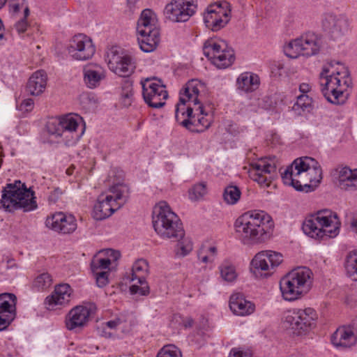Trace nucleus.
Instances as JSON below:
<instances>
[{
    "mask_svg": "<svg viewBox=\"0 0 357 357\" xmlns=\"http://www.w3.org/2000/svg\"><path fill=\"white\" fill-rule=\"evenodd\" d=\"M356 336L349 327H340L333 334L331 342L336 347H349L356 342Z\"/></svg>",
    "mask_w": 357,
    "mask_h": 357,
    "instance_id": "nucleus-30",
    "label": "nucleus"
},
{
    "mask_svg": "<svg viewBox=\"0 0 357 357\" xmlns=\"http://www.w3.org/2000/svg\"><path fill=\"white\" fill-rule=\"evenodd\" d=\"M152 222L155 232L162 238L178 241L175 248L177 256L185 257L192 250V243L185 236L183 224L166 202H160L153 209Z\"/></svg>",
    "mask_w": 357,
    "mask_h": 357,
    "instance_id": "nucleus-2",
    "label": "nucleus"
},
{
    "mask_svg": "<svg viewBox=\"0 0 357 357\" xmlns=\"http://www.w3.org/2000/svg\"><path fill=\"white\" fill-rule=\"evenodd\" d=\"M220 275L227 282H233L237 277L235 267L229 262L225 261L220 266Z\"/></svg>",
    "mask_w": 357,
    "mask_h": 357,
    "instance_id": "nucleus-40",
    "label": "nucleus"
},
{
    "mask_svg": "<svg viewBox=\"0 0 357 357\" xmlns=\"http://www.w3.org/2000/svg\"><path fill=\"white\" fill-rule=\"evenodd\" d=\"M106 61L109 70L120 77L130 76L136 68L134 57L121 51L117 47H112L108 50Z\"/></svg>",
    "mask_w": 357,
    "mask_h": 357,
    "instance_id": "nucleus-15",
    "label": "nucleus"
},
{
    "mask_svg": "<svg viewBox=\"0 0 357 357\" xmlns=\"http://www.w3.org/2000/svg\"><path fill=\"white\" fill-rule=\"evenodd\" d=\"M297 39L301 47V55L310 56L319 52L320 47L319 39L314 33H306Z\"/></svg>",
    "mask_w": 357,
    "mask_h": 357,
    "instance_id": "nucleus-31",
    "label": "nucleus"
},
{
    "mask_svg": "<svg viewBox=\"0 0 357 357\" xmlns=\"http://www.w3.org/2000/svg\"><path fill=\"white\" fill-rule=\"evenodd\" d=\"M52 284V278L49 273H44L40 274L34 280L33 285L38 290H44L50 287Z\"/></svg>",
    "mask_w": 357,
    "mask_h": 357,
    "instance_id": "nucleus-44",
    "label": "nucleus"
},
{
    "mask_svg": "<svg viewBox=\"0 0 357 357\" xmlns=\"http://www.w3.org/2000/svg\"><path fill=\"white\" fill-rule=\"evenodd\" d=\"M7 0H0V8H1L6 3Z\"/></svg>",
    "mask_w": 357,
    "mask_h": 357,
    "instance_id": "nucleus-56",
    "label": "nucleus"
},
{
    "mask_svg": "<svg viewBox=\"0 0 357 357\" xmlns=\"http://www.w3.org/2000/svg\"><path fill=\"white\" fill-rule=\"evenodd\" d=\"M142 85V95L144 101L149 106L153 108H160L165 105V100L168 97L165 86L160 79L155 77L147 78L141 82Z\"/></svg>",
    "mask_w": 357,
    "mask_h": 357,
    "instance_id": "nucleus-17",
    "label": "nucleus"
},
{
    "mask_svg": "<svg viewBox=\"0 0 357 357\" xmlns=\"http://www.w3.org/2000/svg\"><path fill=\"white\" fill-rule=\"evenodd\" d=\"M89 315L90 311L86 307L82 305L75 307L69 312L66 318V328L70 331L82 328L88 321Z\"/></svg>",
    "mask_w": 357,
    "mask_h": 357,
    "instance_id": "nucleus-26",
    "label": "nucleus"
},
{
    "mask_svg": "<svg viewBox=\"0 0 357 357\" xmlns=\"http://www.w3.org/2000/svg\"><path fill=\"white\" fill-rule=\"evenodd\" d=\"M103 324L105 325V326H106L107 328H109L110 329H118L119 328V327L116 324V322L114 321V319L107 321Z\"/></svg>",
    "mask_w": 357,
    "mask_h": 357,
    "instance_id": "nucleus-54",
    "label": "nucleus"
},
{
    "mask_svg": "<svg viewBox=\"0 0 357 357\" xmlns=\"http://www.w3.org/2000/svg\"><path fill=\"white\" fill-rule=\"evenodd\" d=\"M259 84L260 79L259 76L251 72L241 73L236 80L237 89L245 93L257 90Z\"/></svg>",
    "mask_w": 357,
    "mask_h": 357,
    "instance_id": "nucleus-32",
    "label": "nucleus"
},
{
    "mask_svg": "<svg viewBox=\"0 0 357 357\" xmlns=\"http://www.w3.org/2000/svg\"><path fill=\"white\" fill-rule=\"evenodd\" d=\"M111 264L109 259L107 258L101 257L100 256L95 257L91 262V270L93 273L97 271H105V270L109 268Z\"/></svg>",
    "mask_w": 357,
    "mask_h": 357,
    "instance_id": "nucleus-43",
    "label": "nucleus"
},
{
    "mask_svg": "<svg viewBox=\"0 0 357 357\" xmlns=\"http://www.w3.org/2000/svg\"><path fill=\"white\" fill-rule=\"evenodd\" d=\"M216 252L217 249L214 246H203L198 252V258L203 263H211L215 258Z\"/></svg>",
    "mask_w": 357,
    "mask_h": 357,
    "instance_id": "nucleus-41",
    "label": "nucleus"
},
{
    "mask_svg": "<svg viewBox=\"0 0 357 357\" xmlns=\"http://www.w3.org/2000/svg\"><path fill=\"white\" fill-rule=\"evenodd\" d=\"M229 357H252V354L250 351L234 348L230 351Z\"/></svg>",
    "mask_w": 357,
    "mask_h": 357,
    "instance_id": "nucleus-48",
    "label": "nucleus"
},
{
    "mask_svg": "<svg viewBox=\"0 0 357 357\" xmlns=\"http://www.w3.org/2000/svg\"><path fill=\"white\" fill-rule=\"evenodd\" d=\"M340 222L335 213L324 209L307 218L303 225L305 234L312 238L326 240L335 237L340 231Z\"/></svg>",
    "mask_w": 357,
    "mask_h": 357,
    "instance_id": "nucleus-7",
    "label": "nucleus"
},
{
    "mask_svg": "<svg viewBox=\"0 0 357 357\" xmlns=\"http://www.w3.org/2000/svg\"><path fill=\"white\" fill-rule=\"evenodd\" d=\"M47 75L44 70L35 72L29 78L26 89L32 96H39L45 89Z\"/></svg>",
    "mask_w": 357,
    "mask_h": 357,
    "instance_id": "nucleus-33",
    "label": "nucleus"
},
{
    "mask_svg": "<svg viewBox=\"0 0 357 357\" xmlns=\"http://www.w3.org/2000/svg\"><path fill=\"white\" fill-rule=\"evenodd\" d=\"M207 193L206 185L204 182L195 184L188 190L189 199L192 202L201 200Z\"/></svg>",
    "mask_w": 357,
    "mask_h": 357,
    "instance_id": "nucleus-38",
    "label": "nucleus"
},
{
    "mask_svg": "<svg viewBox=\"0 0 357 357\" xmlns=\"http://www.w3.org/2000/svg\"><path fill=\"white\" fill-rule=\"evenodd\" d=\"M317 319L316 311L311 307L292 309L284 312L282 323L284 327L291 331L296 335L305 334L315 326Z\"/></svg>",
    "mask_w": 357,
    "mask_h": 357,
    "instance_id": "nucleus-12",
    "label": "nucleus"
},
{
    "mask_svg": "<svg viewBox=\"0 0 357 357\" xmlns=\"http://www.w3.org/2000/svg\"><path fill=\"white\" fill-rule=\"evenodd\" d=\"M299 90L303 94H306L310 90V86L307 83H302L299 86Z\"/></svg>",
    "mask_w": 357,
    "mask_h": 357,
    "instance_id": "nucleus-51",
    "label": "nucleus"
},
{
    "mask_svg": "<svg viewBox=\"0 0 357 357\" xmlns=\"http://www.w3.org/2000/svg\"><path fill=\"white\" fill-rule=\"evenodd\" d=\"M241 192L236 185H229L225 188L223 199L225 202L230 205L236 204L240 199Z\"/></svg>",
    "mask_w": 357,
    "mask_h": 357,
    "instance_id": "nucleus-36",
    "label": "nucleus"
},
{
    "mask_svg": "<svg viewBox=\"0 0 357 357\" xmlns=\"http://www.w3.org/2000/svg\"><path fill=\"white\" fill-rule=\"evenodd\" d=\"M46 226L62 234L73 233L77 229L75 218L70 214L59 212L47 218Z\"/></svg>",
    "mask_w": 357,
    "mask_h": 357,
    "instance_id": "nucleus-23",
    "label": "nucleus"
},
{
    "mask_svg": "<svg viewBox=\"0 0 357 357\" xmlns=\"http://www.w3.org/2000/svg\"><path fill=\"white\" fill-rule=\"evenodd\" d=\"M342 71L324 68L320 74L319 84L321 91L326 100L335 105L343 104L346 100L344 93L345 87L350 84L348 71L343 66Z\"/></svg>",
    "mask_w": 357,
    "mask_h": 357,
    "instance_id": "nucleus-8",
    "label": "nucleus"
},
{
    "mask_svg": "<svg viewBox=\"0 0 357 357\" xmlns=\"http://www.w3.org/2000/svg\"><path fill=\"white\" fill-rule=\"evenodd\" d=\"M283 50L285 55L289 58L295 59L301 55V47L297 38L285 45Z\"/></svg>",
    "mask_w": 357,
    "mask_h": 357,
    "instance_id": "nucleus-42",
    "label": "nucleus"
},
{
    "mask_svg": "<svg viewBox=\"0 0 357 357\" xmlns=\"http://www.w3.org/2000/svg\"><path fill=\"white\" fill-rule=\"evenodd\" d=\"M71 293V287L68 284H61L56 286L54 292L45 299L47 309L54 310L66 306L70 301Z\"/></svg>",
    "mask_w": 357,
    "mask_h": 357,
    "instance_id": "nucleus-25",
    "label": "nucleus"
},
{
    "mask_svg": "<svg viewBox=\"0 0 357 357\" xmlns=\"http://www.w3.org/2000/svg\"><path fill=\"white\" fill-rule=\"evenodd\" d=\"M313 273L305 267L293 269L280 281V289L283 298L293 301L307 294L312 284Z\"/></svg>",
    "mask_w": 357,
    "mask_h": 357,
    "instance_id": "nucleus-9",
    "label": "nucleus"
},
{
    "mask_svg": "<svg viewBox=\"0 0 357 357\" xmlns=\"http://www.w3.org/2000/svg\"><path fill=\"white\" fill-rule=\"evenodd\" d=\"M281 176L285 185L293 187L297 191L307 192L313 190L308 182L320 183L322 170L314 158L303 157L296 159L281 172Z\"/></svg>",
    "mask_w": 357,
    "mask_h": 357,
    "instance_id": "nucleus-4",
    "label": "nucleus"
},
{
    "mask_svg": "<svg viewBox=\"0 0 357 357\" xmlns=\"http://www.w3.org/2000/svg\"><path fill=\"white\" fill-rule=\"evenodd\" d=\"M81 121L79 115L68 114L50 121L47 129L49 134L60 137L66 145H72L79 138L77 129Z\"/></svg>",
    "mask_w": 357,
    "mask_h": 357,
    "instance_id": "nucleus-11",
    "label": "nucleus"
},
{
    "mask_svg": "<svg viewBox=\"0 0 357 357\" xmlns=\"http://www.w3.org/2000/svg\"><path fill=\"white\" fill-rule=\"evenodd\" d=\"M33 100L31 98H27L22 101V102L20 105V109L21 110H24L26 112L31 111L33 108Z\"/></svg>",
    "mask_w": 357,
    "mask_h": 357,
    "instance_id": "nucleus-49",
    "label": "nucleus"
},
{
    "mask_svg": "<svg viewBox=\"0 0 357 357\" xmlns=\"http://www.w3.org/2000/svg\"><path fill=\"white\" fill-rule=\"evenodd\" d=\"M138 43L142 51L151 52L160 42V31L156 26L155 13L150 9L142 12L137 22Z\"/></svg>",
    "mask_w": 357,
    "mask_h": 357,
    "instance_id": "nucleus-10",
    "label": "nucleus"
},
{
    "mask_svg": "<svg viewBox=\"0 0 357 357\" xmlns=\"http://www.w3.org/2000/svg\"><path fill=\"white\" fill-rule=\"evenodd\" d=\"M121 102L124 107L131 105L133 100L132 84L130 81H126L121 87Z\"/></svg>",
    "mask_w": 357,
    "mask_h": 357,
    "instance_id": "nucleus-39",
    "label": "nucleus"
},
{
    "mask_svg": "<svg viewBox=\"0 0 357 357\" xmlns=\"http://www.w3.org/2000/svg\"><path fill=\"white\" fill-rule=\"evenodd\" d=\"M16 296L13 294H0V331L7 328L13 319L15 312Z\"/></svg>",
    "mask_w": 357,
    "mask_h": 357,
    "instance_id": "nucleus-24",
    "label": "nucleus"
},
{
    "mask_svg": "<svg viewBox=\"0 0 357 357\" xmlns=\"http://www.w3.org/2000/svg\"><path fill=\"white\" fill-rule=\"evenodd\" d=\"M12 1L11 6L14 12H18L20 9H24V16L15 24V29L17 32L21 35L24 33L29 27L26 21L27 17L29 15V8L25 3V0H10Z\"/></svg>",
    "mask_w": 357,
    "mask_h": 357,
    "instance_id": "nucleus-34",
    "label": "nucleus"
},
{
    "mask_svg": "<svg viewBox=\"0 0 357 357\" xmlns=\"http://www.w3.org/2000/svg\"><path fill=\"white\" fill-rule=\"evenodd\" d=\"M275 157L261 158L252 162L248 172L250 178L257 182L261 187H268L273 174L276 173Z\"/></svg>",
    "mask_w": 357,
    "mask_h": 357,
    "instance_id": "nucleus-18",
    "label": "nucleus"
},
{
    "mask_svg": "<svg viewBox=\"0 0 357 357\" xmlns=\"http://www.w3.org/2000/svg\"><path fill=\"white\" fill-rule=\"evenodd\" d=\"M82 98H86V99H88V98H89V96H82Z\"/></svg>",
    "mask_w": 357,
    "mask_h": 357,
    "instance_id": "nucleus-57",
    "label": "nucleus"
},
{
    "mask_svg": "<svg viewBox=\"0 0 357 357\" xmlns=\"http://www.w3.org/2000/svg\"><path fill=\"white\" fill-rule=\"evenodd\" d=\"M202 84L197 79L187 82L180 91L179 102L175 110L176 121L188 130L202 132L208 128L211 121L206 118L204 107L200 104L199 95Z\"/></svg>",
    "mask_w": 357,
    "mask_h": 357,
    "instance_id": "nucleus-1",
    "label": "nucleus"
},
{
    "mask_svg": "<svg viewBox=\"0 0 357 357\" xmlns=\"http://www.w3.org/2000/svg\"><path fill=\"white\" fill-rule=\"evenodd\" d=\"M149 273L148 262L144 259L137 260L132 265L131 273H127L125 277L126 281L134 282L137 283L130 287V291L132 294H139L140 295H147L149 292V287L146 282V277Z\"/></svg>",
    "mask_w": 357,
    "mask_h": 357,
    "instance_id": "nucleus-19",
    "label": "nucleus"
},
{
    "mask_svg": "<svg viewBox=\"0 0 357 357\" xmlns=\"http://www.w3.org/2000/svg\"><path fill=\"white\" fill-rule=\"evenodd\" d=\"M116 324L119 328L122 324L126 322V317L124 316H120L114 319Z\"/></svg>",
    "mask_w": 357,
    "mask_h": 357,
    "instance_id": "nucleus-53",
    "label": "nucleus"
},
{
    "mask_svg": "<svg viewBox=\"0 0 357 357\" xmlns=\"http://www.w3.org/2000/svg\"><path fill=\"white\" fill-rule=\"evenodd\" d=\"M96 52L92 40L87 36L79 33L74 36L68 47V52L71 57L78 61L91 59Z\"/></svg>",
    "mask_w": 357,
    "mask_h": 357,
    "instance_id": "nucleus-22",
    "label": "nucleus"
},
{
    "mask_svg": "<svg viewBox=\"0 0 357 357\" xmlns=\"http://www.w3.org/2000/svg\"><path fill=\"white\" fill-rule=\"evenodd\" d=\"M338 186L345 190L357 189V169H351L348 167H338L335 170Z\"/></svg>",
    "mask_w": 357,
    "mask_h": 357,
    "instance_id": "nucleus-28",
    "label": "nucleus"
},
{
    "mask_svg": "<svg viewBox=\"0 0 357 357\" xmlns=\"http://www.w3.org/2000/svg\"><path fill=\"white\" fill-rule=\"evenodd\" d=\"M100 254L103 255L105 258L109 259L111 264L116 261L121 257V254L119 251L112 249L102 250Z\"/></svg>",
    "mask_w": 357,
    "mask_h": 357,
    "instance_id": "nucleus-47",
    "label": "nucleus"
},
{
    "mask_svg": "<svg viewBox=\"0 0 357 357\" xmlns=\"http://www.w3.org/2000/svg\"><path fill=\"white\" fill-rule=\"evenodd\" d=\"M193 324L194 320L190 317H188L183 322V326L185 328H190L193 326Z\"/></svg>",
    "mask_w": 357,
    "mask_h": 357,
    "instance_id": "nucleus-55",
    "label": "nucleus"
},
{
    "mask_svg": "<svg viewBox=\"0 0 357 357\" xmlns=\"http://www.w3.org/2000/svg\"><path fill=\"white\" fill-rule=\"evenodd\" d=\"M83 73L84 82L90 89L99 86L100 82L105 77L104 68L98 64L86 65L84 68Z\"/></svg>",
    "mask_w": 357,
    "mask_h": 357,
    "instance_id": "nucleus-29",
    "label": "nucleus"
},
{
    "mask_svg": "<svg viewBox=\"0 0 357 357\" xmlns=\"http://www.w3.org/2000/svg\"><path fill=\"white\" fill-rule=\"evenodd\" d=\"M312 100L307 94H301L298 96L297 100L293 105V110L301 115L302 112L309 111L312 106Z\"/></svg>",
    "mask_w": 357,
    "mask_h": 357,
    "instance_id": "nucleus-37",
    "label": "nucleus"
},
{
    "mask_svg": "<svg viewBox=\"0 0 357 357\" xmlns=\"http://www.w3.org/2000/svg\"><path fill=\"white\" fill-rule=\"evenodd\" d=\"M323 30L333 40H337L348 34L350 31L347 17L343 15L326 13L322 15Z\"/></svg>",
    "mask_w": 357,
    "mask_h": 357,
    "instance_id": "nucleus-20",
    "label": "nucleus"
},
{
    "mask_svg": "<svg viewBox=\"0 0 357 357\" xmlns=\"http://www.w3.org/2000/svg\"><path fill=\"white\" fill-rule=\"evenodd\" d=\"M196 0H172L163 10L166 20L172 22H185L195 13Z\"/></svg>",
    "mask_w": 357,
    "mask_h": 357,
    "instance_id": "nucleus-16",
    "label": "nucleus"
},
{
    "mask_svg": "<svg viewBox=\"0 0 357 357\" xmlns=\"http://www.w3.org/2000/svg\"><path fill=\"white\" fill-rule=\"evenodd\" d=\"M210 5L204 14L206 26L213 31H218L225 27L230 20V10L227 9V3Z\"/></svg>",
    "mask_w": 357,
    "mask_h": 357,
    "instance_id": "nucleus-21",
    "label": "nucleus"
},
{
    "mask_svg": "<svg viewBox=\"0 0 357 357\" xmlns=\"http://www.w3.org/2000/svg\"><path fill=\"white\" fill-rule=\"evenodd\" d=\"M345 269L347 274L352 278L354 280H357V252H350L347 256L345 261Z\"/></svg>",
    "mask_w": 357,
    "mask_h": 357,
    "instance_id": "nucleus-35",
    "label": "nucleus"
},
{
    "mask_svg": "<svg viewBox=\"0 0 357 357\" xmlns=\"http://www.w3.org/2000/svg\"><path fill=\"white\" fill-rule=\"evenodd\" d=\"M107 327L105 326L104 324H102L101 328H98V333L101 336L105 337H111V333L106 331Z\"/></svg>",
    "mask_w": 357,
    "mask_h": 357,
    "instance_id": "nucleus-52",
    "label": "nucleus"
},
{
    "mask_svg": "<svg viewBox=\"0 0 357 357\" xmlns=\"http://www.w3.org/2000/svg\"><path fill=\"white\" fill-rule=\"evenodd\" d=\"M204 54L218 68H226L234 61V52L225 40L216 38L207 40L203 47Z\"/></svg>",
    "mask_w": 357,
    "mask_h": 357,
    "instance_id": "nucleus-13",
    "label": "nucleus"
},
{
    "mask_svg": "<svg viewBox=\"0 0 357 357\" xmlns=\"http://www.w3.org/2000/svg\"><path fill=\"white\" fill-rule=\"evenodd\" d=\"M156 357H182V355L178 347L173 344H169L164 346Z\"/></svg>",
    "mask_w": 357,
    "mask_h": 357,
    "instance_id": "nucleus-45",
    "label": "nucleus"
},
{
    "mask_svg": "<svg viewBox=\"0 0 357 357\" xmlns=\"http://www.w3.org/2000/svg\"><path fill=\"white\" fill-rule=\"evenodd\" d=\"M229 307L234 314L242 317L250 315L255 310V304L246 300L241 293H235L230 296Z\"/></svg>",
    "mask_w": 357,
    "mask_h": 357,
    "instance_id": "nucleus-27",
    "label": "nucleus"
},
{
    "mask_svg": "<svg viewBox=\"0 0 357 357\" xmlns=\"http://www.w3.org/2000/svg\"><path fill=\"white\" fill-rule=\"evenodd\" d=\"M123 172L117 168L108 174V181L112 185L107 194L99 196L95 204L93 216L97 220H104L121 208L128 200L130 190L127 185L122 183Z\"/></svg>",
    "mask_w": 357,
    "mask_h": 357,
    "instance_id": "nucleus-3",
    "label": "nucleus"
},
{
    "mask_svg": "<svg viewBox=\"0 0 357 357\" xmlns=\"http://www.w3.org/2000/svg\"><path fill=\"white\" fill-rule=\"evenodd\" d=\"M0 204L7 212L20 209L28 212L38 207L34 192L20 180L6 185L2 190Z\"/></svg>",
    "mask_w": 357,
    "mask_h": 357,
    "instance_id": "nucleus-6",
    "label": "nucleus"
},
{
    "mask_svg": "<svg viewBox=\"0 0 357 357\" xmlns=\"http://www.w3.org/2000/svg\"><path fill=\"white\" fill-rule=\"evenodd\" d=\"M271 217L264 211L253 210L238 217L234 224L243 243H259L268 238L273 227Z\"/></svg>",
    "mask_w": 357,
    "mask_h": 357,
    "instance_id": "nucleus-5",
    "label": "nucleus"
},
{
    "mask_svg": "<svg viewBox=\"0 0 357 357\" xmlns=\"http://www.w3.org/2000/svg\"><path fill=\"white\" fill-rule=\"evenodd\" d=\"M62 190L56 188L53 191L51 192L50 195L48 197V201L52 203H55L59 199L61 195H62Z\"/></svg>",
    "mask_w": 357,
    "mask_h": 357,
    "instance_id": "nucleus-50",
    "label": "nucleus"
},
{
    "mask_svg": "<svg viewBox=\"0 0 357 357\" xmlns=\"http://www.w3.org/2000/svg\"><path fill=\"white\" fill-rule=\"evenodd\" d=\"M96 279V284L99 287H104L108 282V271H97L93 273Z\"/></svg>",
    "mask_w": 357,
    "mask_h": 357,
    "instance_id": "nucleus-46",
    "label": "nucleus"
},
{
    "mask_svg": "<svg viewBox=\"0 0 357 357\" xmlns=\"http://www.w3.org/2000/svg\"><path fill=\"white\" fill-rule=\"evenodd\" d=\"M282 261L283 256L280 252L261 251L252 259L250 271L256 277L266 278L271 275Z\"/></svg>",
    "mask_w": 357,
    "mask_h": 357,
    "instance_id": "nucleus-14",
    "label": "nucleus"
}]
</instances>
